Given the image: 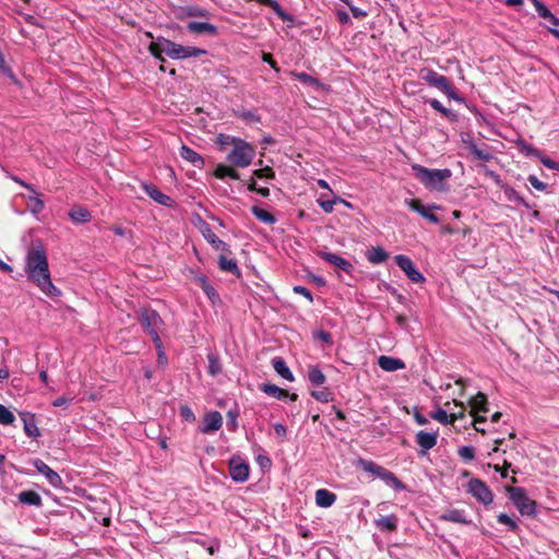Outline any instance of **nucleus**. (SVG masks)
<instances>
[{
    "mask_svg": "<svg viewBox=\"0 0 559 559\" xmlns=\"http://www.w3.org/2000/svg\"><path fill=\"white\" fill-rule=\"evenodd\" d=\"M25 273L33 284L47 297L56 298L61 290L53 285L50 276L48 259L41 246L32 247L25 258Z\"/></svg>",
    "mask_w": 559,
    "mask_h": 559,
    "instance_id": "nucleus-1",
    "label": "nucleus"
},
{
    "mask_svg": "<svg viewBox=\"0 0 559 559\" xmlns=\"http://www.w3.org/2000/svg\"><path fill=\"white\" fill-rule=\"evenodd\" d=\"M412 169L417 179L430 190H442L443 182L452 176L450 169H429L417 164Z\"/></svg>",
    "mask_w": 559,
    "mask_h": 559,
    "instance_id": "nucleus-2",
    "label": "nucleus"
},
{
    "mask_svg": "<svg viewBox=\"0 0 559 559\" xmlns=\"http://www.w3.org/2000/svg\"><path fill=\"white\" fill-rule=\"evenodd\" d=\"M255 156V150L248 142L239 139L235 142L231 151L227 155V160L237 167L246 168L251 165Z\"/></svg>",
    "mask_w": 559,
    "mask_h": 559,
    "instance_id": "nucleus-3",
    "label": "nucleus"
},
{
    "mask_svg": "<svg viewBox=\"0 0 559 559\" xmlns=\"http://www.w3.org/2000/svg\"><path fill=\"white\" fill-rule=\"evenodd\" d=\"M510 499L522 515H532L535 513V502L527 497L525 490L521 487L508 488Z\"/></svg>",
    "mask_w": 559,
    "mask_h": 559,
    "instance_id": "nucleus-4",
    "label": "nucleus"
},
{
    "mask_svg": "<svg viewBox=\"0 0 559 559\" xmlns=\"http://www.w3.org/2000/svg\"><path fill=\"white\" fill-rule=\"evenodd\" d=\"M466 491L476 500L484 504H490L493 501V493L485 481L478 478H472L466 485Z\"/></svg>",
    "mask_w": 559,
    "mask_h": 559,
    "instance_id": "nucleus-5",
    "label": "nucleus"
},
{
    "mask_svg": "<svg viewBox=\"0 0 559 559\" xmlns=\"http://www.w3.org/2000/svg\"><path fill=\"white\" fill-rule=\"evenodd\" d=\"M177 43L171 41L164 37H158L156 40H153L150 46V52L158 60H164L163 53L167 55L169 58L174 59L175 50Z\"/></svg>",
    "mask_w": 559,
    "mask_h": 559,
    "instance_id": "nucleus-6",
    "label": "nucleus"
},
{
    "mask_svg": "<svg viewBox=\"0 0 559 559\" xmlns=\"http://www.w3.org/2000/svg\"><path fill=\"white\" fill-rule=\"evenodd\" d=\"M249 465L239 455H234L229 460V474L233 480L245 483L249 477Z\"/></svg>",
    "mask_w": 559,
    "mask_h": 559,
    "instance_id": "nucleus-7",
    "label": "nucleus"
},
{
    "mask_svg": "<svg viewBox=\"0 0 559 559\" xmlns=\"http://www.w3.org/2000/svg\"><path fill=\"white\" fill-rule=\"evenodd\" d=\"M394 259L399 267L405 273L409 281L413 283L425 282L424 275L415 267L413 261L408 257L397 254Z\"/></svg>",
    "mask_w": 559,
    "mask_h": 559,
    "instance_id": "nucleus-8",
    "label": "nucleus"
},
{
    "mask_svg": "<svg viewBox=\"0 0 559 559\" xmlns=\"http://www.w3.org/2000/svg\"><path fill=\"white\" fill-rule=\"evenodd\" d=\"M405 204L413 211L417 212L420 216L429 221L430 223L437 224L439 218L435 215L431 210L438 209L436 205L425 206L420 200L417 199H406Z\"/></svg>",
    "mask_w": 559,
    "mask_h": 559,
    "instance_id": "nucleus-9",
    "label": "nucleus"
},
{
    "mask_svg": "<svg viewBox=\"0 0 559 559\" xmlns=\"http://www.w3.org/2000/svg\"><path fill=\"white\" fill-rule=\"evenodd\" d=\"M32 464L38 473L45 476V478L51 486L59 487L61 485L62 479L59 476V474L51 469L44 461L39 459H34L32 461Z\"/></svg>",
    "mask_w": 559,
    "mask_h": 559,
    "instance_id": "nucleus-10",
    "label": "nucleus"
},
{
    "mask_svg": "<svg viewBox=\"0 0 559 559\" xmlns=\"http://www.w3.org/2000/svg\"><path fill=\"white\" fill-rule=\"evenodd\" d=\"M223 425V417L219 412L212 411L205 414L203 424L200 428L202 433H211L221 429Z\"/></svg>",
    "mask_w": 559,
    "mask_h": 559,
    "instance_id": "nucleus-11",
    "label": "nucleus"
},
{
    "mask_svg": "<svg viewBox=\"0 0 559 559\" xmlns=\"http://www.w3.org/2000/svg\"><path fill=\"white\" fill-rule=\"evenodd\" d=\"M141 323L147 330L148 334L153 338V333L158 334L162 319L159 314L154 310H145L141 316Z\"/></svg>",
    "mask_w": 559,
    "mask_h": 559,
    "instance_id": "nucleus-12",
    "label": "nucleus"
},
{
    "mask_svg": "<svg viewBox=\"0 0 559 559\" xmlns=\"http://www.w3.org/2000/svg\"><path fill=\"white\" fill-rule=\"evenodd\" d=\"M200 231L205 240L213 247V249L222 252L228 250V245L216 236L207 223L203 222L201 224Z\"/></svg>",
    "mask_w": 559,
    "mask_h": 559,
    "instance_id": "nucleus-13",
    "label": "nucleus"
},
{
    "mask_svg": "<svg viewBox=\"0 0 559 559\" xmlns=\"http://www.w3.org/2000/svg\"><path fill=\"white\" fill-rule=\"evenodd\" d=\"M425 79L430 85L438 87L440 91H442L447 95H449L451 97L454 95L453 86L451 85L448 78H445L444 75H441V74H438L437 72L430 71V72H428V74L426 75Z\"/></svg>",
    "mask_w": 559,
    "mask_h": 559,
    "instance_id": "nucleus-14",
    "label": "nucleus"
},
{
    "mask_svg": "<svg viewBox=\"0 0 559 559\" xmlns=\"http://www.w3.org/2000/svg\"><path fill=\"white\" fill-rule=\"evenodd\" d=\"M536 12L542 19L548 22L549 32L559 39V31L554 28L559 26V19H557L544 3H538Z\"/></svg>",
    "mask_w": 559,
    "mask_h": 559,
    "instance_id": "nucleus-15",
    "label": "nucleus"
},
{
    "mask_svg": "<svg viewBox=\"0 0 559 559\" xmlns=\"http://www.w3.org/2000/svg\"><path fill=\"white\" fill-rule=\"evenodd\" d=\"M14 180L20 183L22 187L28 189L29 191L33 192V195H29L28 197V202H29V209H31V212L34 213V214H38L40 213L44 207H45V203L44 201L38 197L37 192L35 191L34 187L17 179V178H14Z\"/></svg>",
    "mask_w": 559,
    "mask_h": 559,
    "instance_id": "nucleus-16",
    "label": "nucleus"
},
{
    "mask_svg": "<svg viewBox=\"0 0 559 559\" xmlns=\"http://www.w3.org/2000/svg\"><path fill=\"white\" fill-rule=\"evenodd\" d=\"M321 258L324 261L335 265L336 267H338L340 270H342L346 273H350V271L353 270V265L348 260H346L335 253L323 252V253H321Z\"/></svg>",
    "mask_w": 559,
    "mask_h": 559,
    "instance_id": "nucleus-17",
    "label": "nucleus"
},
{
    "mask_svg": "<svg viewBox=\"0 0 559 559\" xmlns=\"http://www.w3.org/2000/svg\"><path fill=\"white\" fill-rule=\"evenodd\" d=\"M206 55V50L193 46H182L177 44L174 59H187Z\"/></svg>",
    "mask_w": 559,
    "mask_h": 559,
    "instance_id": "nucleus-18",
    "label": "nucleus"
},
{
    "mask_svg": "<svg viewBox=\"0 0 559 559\" xmlns=\"http://www.w3.org/2000/svg\"><path fill=\"white\" fill-rule=\"evenodd\" d=\"M378 365L380 366V368L382 370L388 371V372H393V371L405 368V364L403 360H401L399 358L391 357V356H384V355L379 357Z\"/></svg>",
    "mask_w": 559,
    "mask_h": 559,
    "instance_id": "nucleus-19",
    "label": "nucleus"
},
{
    "mask_svg": "<svg viewBox=\"0 0 559 559\" xmlns=\"http://www.w3.org/2000/svg\"><path fill=\"white\" fill-rule=\"evenodd\" d=\"M438 433L420 430L416 435V442L421 449L428 451L437 444Z\"/></svg>",
    "mask_w": 559,
    "mask_h": 559,
    "instance_id": "nucleus-20",
    "label": "nucleus"
},
{
    "mask_svg": "<svg viewBox=\"0 0 559 559\" xmlns=\"http://www.w3.org/2000/svg\"><path fill=\"white\" fill-rule=\"evenodd\" d=\"M440 520L460 524L472 523V521L466 518L465 512L463 510L457 509L448 510L447 512L440 515Z\"/></svg>",
    "mask_w": 559,
    "mask_h": 559,
    "instance_id": "nucleus-21",
    "label": "nucleus"
},
{
    "mask_svg": "<svg viewBox=\"0 0 559 559\" xmlns=\"http://www.w3.org/2000/svg\"><path fill=\"white\" fill-rule=\"evenodd\" d=\"M180 156L185 160L191 163L194 167L202 168L204 165V160H203L202 156L186 145L181 146Z\"/></svg>",
    "mask_w": 559,
    "mask_h": 559,
    "instance_id": "nucleus-22",
    "label": "nucleus"
},
{
    "mask_svg": "<svg viewBox=\"0 0 559 559\" xmlns=\"http://www.w3.org/2000/svg\"><path fill=\"white\" fill-rule=\"evenodd\" d=\"M336 501V495L328 489L316 491V503L320 508H330Z\"/></svg>",
    "mask_w": 559,
    "mask_h": 559,
    "instance_id": "nucleus-23",
    "label": "nucleus"
},
{
    "mask_svg": "<svg viewBox=\"0 0 559 559\" xmlns=\"http://www.w3.org/2000/svg\"><path fill=\"white\" fill-rule=\"evenodd\" d=\"M366 258L372 264H381L386 261L389 253L381 247H371L367 250Z\"/></svg>",
    "mask_w": 559,
    "mask_h": 559,
    "instance_id": "nucleus-24",
    "label": "nucleus"
},
{
    "mask_svg": "<svg viewBox=\"0 0 559 559\" xmlns=\"http://www.w3.org/2000/svg\"><path fill=\"white\" fill-rule=\"evenodd\" d=\"M21 419L24 425V431L28 437H38L39 429L35 423V418L29 413H21Z\"/></svg>",
    "mask_w": 559,
    "mask_h": 559,
    "instance_id": "nucleus-25",
    "label": "nucleus"
},
{
    "mask_svg": "<svg viewBox=\"0 0 559 559\" xmlns=\"http://www.w3.org/2000/svg\"><path fill=\"white\" fill-rule=\"evenodd\" d=\"M272 366L274 370L284 379L293 382L294 381V374L286 365L285 360L281 357H275L272 359Z\"/></svg>",
    "mask_w": 559,
    "mask_h": 559,
    "instance_id": "nucleus-26",
    "label": "nucleus"
},
{
    "mask_svg": "<svg viewBox=\"0 0 559 559\" xmlns=\"http://www.w3.org/2000/svg\"><path fill=\"white\" fill-rule=\"evenodd\" d=\"M143 188L145 192L157 203L167 206L171 204L173 200L168 195L159 191L156 187L144 185Z\"/></svg>",
    "mask_w": 559,
    "mask_h": 559,
    "instance_id": "nucleus-27",
    "label": "nucleus"
},
{
    "mask_svg": "<svg viewBox=\"0 0 559 559\" xmlns=\"http://www.w3.org/2000/svg\"><path fill=\"white\" fill-rule=\"evenodd\" d=\"M187 28L189 32L198 34L206 33L215 35L217 33L216 26L206 22H189Z\"/></svg>",
    "mask_w": 559,
    "mask_h": 559,
    "instance_id": "nucleus-28",
    "label": "nucleus"
},
{
    "mask_svg": "<svg viewBox=\"0 0 559 559\" xmlns=\"http://www.w3.org/2000/svg\"><path fill=\"white\" fill-rule=\"evenodd\" d=\"M471 406V415H474L477 412L486 413L487 408V397L483 393H477L474 397H472L468 402Z\"/></svg>",
    "mask_w": 559,
    "mask_h": 559,
    "instance_id": "nucleus-29",
    "label": "nucleus"
},
{
    "mask_svg": "<svg viewBox=\"0 0 559 559\" xmlns=\"http://www.w3.org/2000/svg\"><path fill=\"white\" fill-rule=\"evenodd\" d=\"M70 218L76 224H83L91 221L90 211L83 206H75L69 212Z\"/></svg>",
    "mask_w": 559,
    "mask_h": 559,
    "instance_id": "nucleus-30",
    "label": "nucleus"
},
{
    "mask_svg": "<svg viewBox=\"0 0 559 559\" xmlns=\"http://www.w3.org/2000/svg\"><path fill=\"white\" fill-rule=\"evenodd\" d=\"M379 478L382 479L388 486L394 488L395 490L405 489V485L392 472L388 469L382 472Z\"/></svg>",
    "mask_w": 559,
    "mask_h": 559,
    "instance_id": "nucleus-31",
    "label": "nucleus"
},
{
    "mask_svg": "<svg viewBox=\"0 0 559 559\" xmlns=\"http://www.w3.org/2000/svg\"><path fill=\"white\" fill-rule=\"evenodd\" d=\"M251 211L254 217L264 224L272 225L276 222L275 216L272 213L260 206L254 205Z\"/></svg>",
    "mask_w": 559,
    "mask_h": 559,
    "instance_id": "nucleus-32",
    "label": "nucleus"
},
{
    "mask_svg": "<svg viewBox=\"0 0 559 559\" xmlns=\"http://www.w3.org/2000/svg\"><path fill=\"white\" fill-rule=\"evenodd\" d=\"M19 500L20 502L28 506H40L41 503L40 496L33 490L21 491L19 493Z\"/></svg>",
    "mask_w": 559,
    "mask_h": 559,
    "instance_id": "nucleus-33",
    "label": "nucleus"
},
{
    "mask_svg": "<svg viewBox=\"0 0 559 559\" xmlns=\"http://www.w3.org/2000/svg\"><path fill=\"white\" fill-rule=\"evenodd\" d=\"M261 391L267 394L269 396L275 397L277 400H284L288 396L287 391L281 389L280 386L275 384H262Z\"/></svg>",
    "mask_w": 559,
    "mask_h": 559,
    "instance_id": "nucleus-34",
    "label": "nucleus"
},
{
    "mask_svg": "<svg viewBox=\"0 0 559 559\" xmlns=\"http://www.w3.org/2000/svg\"><path fill=\"white\" fill-rule=\"evenodd\" d=\"M376 525L381 531H394L397 526V519L394 515L381 516L376 520Z\"/></svg>",
    "mask_w": 559,
    "mask_h": 559,
    "instance_id": "nucleus-35",
    "label": "nucleus"
},
{
    "mask_svg": "<svg viewBox=\"0 0 559 559\" xmlns=\"http://www.w3.org/2000/svg\"><path fill=\"white\" fill-rule=\"evenodd\" d=\"M214 175L218 179H224L226 177H229L235 180L239 179V174L234 168L223 164L216 166Z\"/></svg>",
    "mask_w": 559,
    "mask_h": 559,
    "instance_id": "nucleus-36",
    "label": "nucleus"
},
{
    "mask_svg": "<svg viewBox=\"0 0 559 559\" xmlns=\"http://www.w3.org/2000/svg\"><path fill=\"white\" fill-rule=\"evenodd\" d=\"M308 379L314 385H322L325 382V376L317 366L309 367Z\"/></svg>",
    "mask_w": 559,
    "mask_h": 559,
    "instance_id": "nucleus-37",
    "label": "nucleus"
},
{
    "mask_svg": "<svg viewBox=\"0 0 559 559\" xmlns=\"http://www.w3.org/2000/svg\"><path fill=\"white\" fill-rule=\"evenodd\" d=\"M323 197L324 195H321L319 199H318V203L320 205V207L325 212V213H332L333 210H334V204L336 202H342L344 203L346 206L348 207H352V204L341 198H336L335 200H323Z\"/></svg>",
    "mask_w": 559,
    "mask_h": 559,
    "instance_id": "nucleus-38",
    "label": "nucleus"
},
{
    "mask_svg": "<svg viewBox=\"0 0 559 559\" xmlns=\"http://www.w3.org/2000/svg\"><path fill=\"white\" fill-rule=\"evenodd\" d=\"M153 342L155 344V347L157 349V361L159 365H166L167 364V357L165 354V350L163 348V343L159 337V334L153 333Z\"/></svg>",
    "mask_w": 559,
    "mask_h": 559,
    "instance_id": "nucleus-39",
    "label": "nucleus"
},
{
    "mask_svg": "<svg viewBox=\"0 0 559 559\" xmlns=\"http://www.w3.org/2000/svg\"><path fill=\"white\" fill-rule=\"evenodd\" d=\"M218 264H219L221 270H223V271H227V272H230L234 274L239 271L237 262L233 259H227L224 255L219 257Z\"/></svg>",
    "mask_w": 559,
    "mask_h": 559,
    "instance_id": "nucleus-40",
    "label": "nucleus"
},
{
    "mask_svg": "<svg viewBox=\"0 0 559 559\" xmlns=\"http://www.w3.org/2000/svg\"><path fill=\"white\" fill-rule=\"evenodd\" d=\"M293 75L298 81L304 83L305 85H309V86H312V87H316V88H318L320 86V83H319V81L316 78H313V76H311V75H309V74H307L305 72L293 73Z\"/></svg>",
    "mask_w": 559,
    "mask_h": 559,
    "instance_id": "nucleus-41",
    "label": "nucleus"
},
{
    "mask_svg": "<svg viewBox=\"0 0 559 559\" xmlns=\"http://www.w3.org/2000/svg\"><path fill=\"white\" fill-rule=\"evenodd\" d=\"M430 417L437 421H439L442 425H449L452 424V417L450 414H448L447 411L442 408H438L436 412H433Z\"/></svg>",
    "mask_w": 559,
    "mask_h": 559,
    "instance_id": "nucleus-42",
    "label": "nucleus"
},
{
    "mask_svg": "<svg viewBox=\"0 0 559 559\" xmlns=\"http://www.w3.org/2000/svg\"><path fill=\"white\" fill-rule=\"evenodd\" d=\"M15 420L14 414L7 408L4 405L0 404V424L1 425H11Z\"/></svg>",
    "mask_w": 559,
    "mask_h": 559,
    "instance_id": "nucleus-43",
    "label": "nucleus"
},
{
    "mask_svg": "<svg viewBox=\"0 0 559 559\" xmlns=\"http://www.w3.org/2000/svg\"><path fill=\"white\" fill-rule=\"evenodd\" d=\"M457 454L463 461L469 462L475 459V449L472 445H464L459 448Z\"/></svg>",
    "mask_w": 559,
    "mask_h": 559,
    "instance_id": "nucleus-44",
    "label": "nucleus"
},
{
    "mask_svg": "<svg viewBox=\"0 0 559 559\" xmlns=\"http://www.w3.org/2000/svg\"><path fill=\"white\" fill-rule=\"evenodd\" d=\"M253 176L259 179H273L275 177V173L271 167L266 166L264 168L255 169L253 171Z\"/></svg>",
    "mask_w": 559,
    "mask_h": 559,
    "instance_id": "nucleus-45",
    "label": "nucleus"
},
{
    "mask_svg": "<svg viewBox=\"0 0 559 559\" xmlns=\"http://www.w3.org/2000/svg\"><path fill=\"white\" fill-rule=\"evenodd\" d=\"M236 141H239V139L224 134H219L217 136V143L221 145L222 148H227L228 146L233 147Z\"/></svg>",
    "mask_w": 559,
    "mask_h": 559,
    "instance_id": "nucleus-46",
    "label": "nucleus"
},
{
    "mask_svg": "<svg viewBox=\"0 0 559 559\" xmlns=\"http://www.w3.org/2000/svg\"><path fill=\"white\" fill-rule=\"evenodd\" d=\"M488 466L492 467L496 472L500 473L502 478H507L508 477V469L511 467V463L508 462V460L504 459L502 466H500L499 464H495V465L488 464Z\"/></svg>",
    "mask_w": 559,
    "mask_h": 559,
    "instance_id": "nucleus-47",
    "label": "nucleus"
},
{
    "mask_svg": "<svg viewBox=\"0 0 559 559\" xmlns=\"http://www.w3.org/2000/svg\"><path fill=\"white\" fill-rule=\"evenodd\" d=\"M469 150L480 160H489L490 158V154L487 151L477 147L475 144H472Z\"/></svg>",
    "mask_w": 559,
    "mask_h": 559,
    "instance_id": "nucleus-48",
    "label": "nucleus"
},
{
    "mask_svg": "<svg viewBox=\"0 0 559 559\" xmlns=\"http://www.w3.org/2000/svg\"><path fill=\"white\" fill-rule=\"evenodd\" d=\"M453 404H454V406L459 407L460 409L457 412L450 413V415L452 417V424L456 419L464 418V412H465V406H464L463 402L453 401Z\"/></svg>",
    "mask_w": 559,
    "mask_h": 559,
    "instance_id": "nucleus-49",
    "label": "nucleus"
},
{
    "mask_svg": "<svg viewBox=\"0 0 559 559\" xmlns=\"http://www.w3.org/2000/svg\"><path fill=\"white\" fill-rule=\"evenodd\" d=\"M530 185L538 190V191H545L546 188H547V185L544 183L543 181H540L536 176L534 175H530L528 178H527Z\"/></svg>",
    "mask_w": 559,
    "mask_h": 559,
    "instance_id": "nucleus-50",
    "label": "nucleus"
},
{
    "mask_svg": "<svg viewBox=\"0 0 559 559\" xmlns=\"http://www.w3.org/2000/svg\"><path fill=\"white\" fill-rule=\"evenodd\" d=\"M365 469L373 475H376L377 477H380L382 472H384L386 468L378 465V464H374L372 462H369L366 464L365 466Z\"/></svg>",
    "mask_w": 559,
    "mask_h": 559,
    "instance_id": "nucleus-51",
    "label": "nucleus"
},
{
    "mask_svg": "<svg viewBox=\"0 0 559 559\" xmlns=\"http://www.w3.org/2000/svg\"><path fill=\"white\" fill-rule=\"evenodd\" d=\"M429 104L435 110L441 112L443 116H450L451 110L445 108L438 99H431Z\"/></svg>",
    "mask_w": 559,
    "mask_h": 559,
    "instance_id": "nucleus-52",
    "label": "nucleus"
},
{
    "mask_svg": "<svg viewBox=\"0 0 559 559\" xmlns=\"http://www.w3.org/2000/svg\"><path fill=\"white\" fill-rule=\"evenodd\" d=\"M538 158L545 167L559 171V163L550 159L549 157H547L543 154H540V156Z\"/></svg>",
    "mask_w": 559,
    "mask_h": 559,
    "instance_id": "nucleus-53",
    "label": "nucleus"
},
{
    "mask_svg": "<svg viewBox=\"0 0 559 559\" xmlns=\"http://www.w3.org/2000/svg\"><path fill=\"white\" fill-rule=\"evenodd\" d=\"M498 522L509 526L511 530H515L518 527L515 521L504 513H500L498 515Z\"/></svg>",
    "mask_w": 559,
    "mask_h": 559,
    "instance_id": "nucleus-54",
    "label": "nucleus"
},
{
    "mask_svg": "<svg viewBox=\"0 0 559 559\" xmlns=\"http://www.w3.org/2000/svg\"><path fill=\"white\" fill-rule=\"evenodd\" d=\"M311 394L317 401L322 403H328L331 400V394L325 390L313 391Z\"/></svg>",
    "mask_w": 559,
    "mask_h": 559,
    "instance_id": "nucleus-55",
    "label": "nucleus"
},
{
    "mask_svg": "<svg viewBox=\"0 0 559 559\" xmlns=\"http://www.w3.org/2000/svg\"><path fill=\"white\" fill-rule=\"evenodd\" d=\"M349 8L352 14L354 17H357V19H361V17H365L367 16V12L353 5L352 3H349L347 0H343Z\"/></svg>",
    "mask_w": 559,
    "mask_h": 559,
    "instance_id": "nucleus-56",
    "label": "nucleus"
},
{
    "mask_svg": "<svg viewBox=\"0 0 559 559\" xmlns=\"http://www.w3.org/2000/svg\"><path fill=\"white\" fill-rule=\"evenodd\" d=\"M180 415L187 421H193L195 419V416H194L192 409L188 406L180 407Z\"/></svg>",
    "mask_w": 559,
    "mask_h": 559,
    "instance_id": "nucleus-57",
    "label": "nucleus"
},
{
    "mask_svg": "<svg viewBox=\"0 0 559 559\" xmlns=\"http://www.w3.org/2000/svg\"><path fill=\"white\" fill-rule=\"evenodd\" d=\"M273 11H274V12L277 14V16H280L283 21H285V22H289V23H293V22H294V17H293L290 14L286 13V12L282 9V7H281L280 4H278V5H277Z\"/></svg>",
    "mask_w": 559,
    "mask_h": 559,
    "instance_id": "nucleus-58",
    "label": "nucleus"
},
{
    "mask_svg": "<svg viewBox=\"0 0 559 559\" xmlns=\"http://www.w3.org/2000/svg\"><path fill=\"white\" fill-rule=\"evenodd\" d=\"M294 292L296 294H299V295H302L305 296L309 301H312V294L311 292L306 288L305 286H295L294 288Z\"/></svg>",
    "mask_w": 559,
    "mask_h": 559,
    "instance_id": "nucleus-59",
    "label": "nucleus"
},
{
    "mask_svg": "<svg viewBox=\"0 0 559 559\" xmlns=\"http://www.w3.org/2000/svg\"><path fill=\"white\" fill-rule=\"evenodd\" d=\"M72 400L73 397L60 396L52 402V405L55 407H62L68 405Z\"/></svg>",
    "mask_w": 559,
    "mask_h": 559,
    "instance_id": "nucleus-60",
    "label": "nucleus"
},
{
    "mask_svg": "<svg viewBox=\"0 0 559 559\" xmlns=\"http://www.w3.org/2000/svg\"><path fill=\"white\" fill-rule=\"evenodd\" d=\"M237 417L238 414L236 412L229 411L227 413V418L229 420L230 430H235L237 428Z\"/></svg>",
    "mask_w": 559,
    "mask_h": 559,
    "instance_id": "nucleus-61",
    "label": "nucleus"
},
{
    "mask_svg": "<svg viewBox=\"0 0 559 559\" xmlns=\"http://www.w3.org/2000/svg\"><path fill=\"white\" fill-rule=\"evenodd\" d=\"M522 151H523L526 155H528V156H535V157H537V158H538V157L540 156V154H542L539 151H537L536 148H534V147H532V146H530V145H524V146H523V148H522Z\"/></svg>",
    "mask_w": 559,
    "mask_h": 559,
    "instance_id": "nucleus-62",
    "label": "nucleus"
},
{
    "mask_svg": "<svg viewBox=\"0 0 559 559\" xmlns=\"http://www.w3.org/2000/svg\"><path fill=\"white\" fill-rule=\"evenodd\" d=\"M202 282H203V288H204L206 295L212 299L216 295L214 288L207 284L205 278H202Z\"/></svg>",
    "mask_w": 559,
    "mask_h": 559,
    "instance_id": "nucleus-63",
    "label": "nucleus"
},
{
    "mask_svg": "<svg viewBox=\"0 0 559 559\" xmlns=\"http://www.w3.org/2000/svg\"><path fill=\"white\" fill-rule=\"evenodd\" d=\"M262 59L264 62L269 63L274 70L278 71V68L276 67V62L274 61L271 53H263Z\"/></svg>",
    "mask_w": 559,
    "mask_h": 559,
    "instance_id": "nucleus-64",
    "label": "nucleus"
}]
</instances>
